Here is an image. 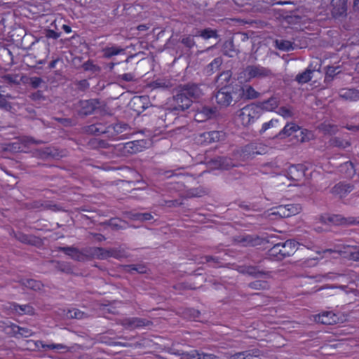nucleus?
I'll return each mask as SVG.
<instances>
[{
  "label": "nucleus",
  "instance_id": "obj_1",
  "mask_svg": "<svg viewBox=\"0 0 359 359\" xmlns=\"http://www.w3.org/2000/svg\"><path fill=\"white\" fill-rule=\"evenodd\" d=\"M204 95L201 85L188 83L180 85L177 88L176 95L172 96L170 106L164 110L161 118L170 123L174 116L189 109L193 102L201 99Z\"/></svg>",
  "mask_w": 359,
  "mask_h": 359
},
{
  "label": "nucleus",
  "instance_id": "obj_2",
  "mask_svg": "<svg viewBox=\"0 0 359 359\" xmlns=\"http://www.w3.org/2000/svg\"><path fill=\"white\" fill-rule=\"evenodd\" d=\"M215 102L221 107L234 105L241 100L238 85H224L215 94Z\"/></svg>",
  "mask_w": 359,
  "mask_h": 359
},
{
  "label": "nucleus",
  "instance_id": "obj_3",
  "mask_svg": "<svg viewBox=\"0 0 359 359\" xmlns=\"http://www.w3.org/2000/svg\"><path fill=\"white\" fill-rule=\"evenodd\" d=\"M260 116V111L255 104L246 105L237 112V120L245 126L252 124Z\"/></svg>",
  "mask_w": 359,
  "mask_h": 359
},
{
  "label": "nucleus",
  "instance_id": "obj_4",
  "mask_svg": "<svg viewBox=\"0 0 359 359\" xmlns=\"http://www.w3.org/2000/svg\"><path fill=\"white\" fill-rule=\"evenodd\" d=\"M245 76L249 80L257 79H271L274 76V74L269 68L261 66L260 65H248L244 70Z\"/></svg>",
  "mask_w": 359,
  "mask_h": 359
},
{
  "label": "nucleus",
  "instance_id": "obj_5",
  "mask_svg": "<svg viewBox=\"0 0 359 359\" xmlns=\"http://www.w3.org/2000/svg\"><path fill=\"white\" fill-rule=\"evenodd\" d=\"M99 104L100 101L97 99L81 100L75 104V107L79 116H86L92 114Z\"/></svg>",
  "mask_w": 359,
  "mask_h": 359
},
{
  "label": "nucleus",
  "instance_id": "obj_6",
  "mask_svg": "<svg viewBox=\"0 0 359 359\" xmlns=\"http://www.w3.org/2000/svg\"><path fill=\"white\" fill-rule=\"evenodd\" d=\"M138 151L139 147L135 142H128L112 146L113 153L118 156H127L129 154H135Z\"/></svg>",
  "mask_w": 359,
  "mask_h": 359
},
{
  "label": "nucleus",
  "instance_id": "obj_7",
  "mask_svg": "<svg viewBox=\"0 0 359 359\" xmlns=\"http://www.w3.org/2000/svg\"><path fill=\"white\" fill-rule=\"evenodd\" d=\"M120 325L128 330H135L143 327H147L152 325V322L145 318H125L120 320Z\"/></svg>",
  "mask_w": 359,
  "mask_h": 359
},
{
  "label": "nucleus",
  "instance_id": "obj_8",
  "mask_svg": "<svg viewBox=\"0 0 359 359\" xmlns=\"http://www.w3.org/2000/svg\"><path fill=\"white\" fill-rule=\"evenodd\" d=\"M320 220L324 224H332L334 225H340L343 224H353L356 222L353 217L345 218L340 215H325L320 217Z\"/></svg>",
  "mask_w": 359,
  "mask_h": 359
},
{
  "label": "nucleus",
  "instance_id": "obj_9",
  "mask_svg": "<svg viewBox=\"0 0 359 359\" xmlns=\"http://www.w3.org/2000/svg\"><path fill=\"white\" fill-rule=\"evenodd\" d=\"M305 175V168L302 164L292 165L288 168L287 176L293 181L299 182Z\"/></svg>",
  "mask_w": 359,
  "mask_h": 359
},
{
  "label": "nucleus",
  "instance_id": "obj_10",
  "mask_svg": "<svg viewBox=\"0 0 359 359\" xmlns=\"http://www.w3.org/2000/svg\"><path fill=\"white\" fill-rule=\"evenodd\" d=\"M331 13L337 18L346 14V0H332L331 1Z\"/></svg>",
  "mask_w": 359,
  "mask_h": 359
},
{
  "label": "nucleus",
  "instance_id": "obj_11",
  "mask_svg": "<svg viewBox=\"0 0 359 359\" xmlns=\"http://www.w3.org/2000/svg\"><path fill=\"white\" fill-rule=\"evenodd\" d=\"M57 251L64 252L74 260L78 262H84L86 259V255L73 246L58 247Z\"/></svg>",
  "mask_w": 359,
  "mask_h": 359
},
{
  "label": "nucleus",
  "instance_id": "obj_12",
  "mask_svg": "<svg viewBox=\"0 0 359 359\" xmlns=\"http://www.w3.org/2000/svg\"><path fill=\"white\" fill-rule=\"evenodd\" d=\"M283 259L293 255L297 250L298 243L294 240H287L284 243H279Z\"/></svg>",
  "mask_w": 359,
  "mask_h": 359
},
{
  "label": "nucleus",
  "instance_id": "obj_13",
  "mask_svg": "<svg viewBox=\"0 0 359 359\" xmlns=\"http://www.w3.org/2000/svg\"><path fill=\"white\" fill-rule=\"evenodd\" d=\"M215 168L229 170L235 166L233 161L226 156H217L210 162Z\"/></svg>",
  "mask_w": 359,
  "mask_h": 359
},
{
  "label": "nucleus",
  "instance_id": "obj_14",
  "mask_svg": "<svg viewBox=\"0 0 359 359\" xmlns=\"http://www.w3.org/2000/svg\"><path fill=\"white\" fill-rule=\"evenodd\" d=\"M34 155L42 160L55 158L59 156L57 150L52 147H45L36 149L34 151Z\"/></svg>",
  "mask_w": 359,
  "mask_h": 359
},
{
  "label": "nucleus",
  "instance_id": "obj_15",
  "mask_svg": "<svg viewBox=\"0 0 359 359\" xmlns=\"http://www.w3.org/2000/svg\"><path fill=\"white\" fill-rule=\"evenodd\" d=\"M353 190V185L340 182L332 188L331 193L334 195L339 196L340 198H343Z\"/></svg>",
  "mask_w": 359,
  "mask_h": 359
},
{
  "label": "nucleus",
  "instance_id": "obj_16",
  "mask_svg": "<svg viewBox=\"0 0 359 359\" xmlns=\"http://www.w3.org/2000/svg\"><path fill=\"white\" fill-rule=\"evenodd\" d=\"M236 241L243 246H257L262 244V239L252 235L239 236Z\"/></svg>",
  "mask_w": 359,
  "mask_h": 359
},
{
  "label": "nucleus",
  "instance_id": "obj_17",
  "mask_svg": "<svg viewBox=\"0 0 359 359\" xmlns=\"http://www.w3.org/2000/svg\"><path fill=\"white\" fill-rule=\"evenodd\" d=\"M239 93H241V100L244 98L245 100H253L259 97L260 93L256 91L251 86H245L241 87L238 85Z\"/></svg>",
  "mask_w": 359,
  "mask_h": 359
},
{
  "label": "nucleus",
  "instance_id": "obj_18",
  "mask_svg": "<svg viewBox=\"0 0 359 359\" xmlns=\"http://www.w3.org/2000/svg\"><path fill=\"white\" fill-rule=\"evenodd\" d=\"M316 320L324 325H333L337 323V316L332 311H326L316 317Z\"/></svg>",
  "mask_w": 359,
  "mask_h": 359
},
{
  "label": "nucleus",
  "instance_id": "obj_19",
  "mask_svg": "<svg viewBox=\"0 0 359 359\" xmlns=\"http://www.w3.org/2000/svg\"><path fill=\"white\" fill-rule=\"evenodd\" d=\"M279 104V99L277 97L272 96L266 100L258 102L256 106L258 110L263 109L265 111H273L276 109Z\"/></svg>",
  "mask_w": 359,
  "mask_h": 359
},
{
  "label": "nucleus",
  "instance_id": "obj_20",
  "mask_svg": "<svg viewBox=\"0 0 359 359\" xmlns=\"http://www.w3.org/2000/svg\"><path fill=\"white\" fill-rule=\"evenodd\" d=\"M102 52L103 53L104 58L109 59L113 56L124 53L125 49L121 46L109 44V46L102 48Z\"/></svg>",
  "mask_w": 359,
  "mask_h": 359
},
{
  "label": "nucleus",
  "instance_id": "obj_21",
  "mask_svg": "<svg viewBox=\"0 0 359 359\" xmlns=\"http://www.w3.org/2000/svg\"><path fill=\"white\" fill-rule=\"evenodd\" d=\"M339 95L341 98L351 102L359 100V90L355 88L341 89Z\"/></svg>",
  "mask_w": 359,
  "mask_h": 359
},
{
  "label": "nucleus",
  "instance_id": "obj_22",
  "mask_svg": "<svg viewBox=\"0 0 359 359\" xmlns=\"http://www.w3.org/2000/svg\"><path fill=\"white\" fill-rule=\"evenodd\" d=\"M300 128L295 123H287L285 127L275 135L274 138L284 139L292 135L293 133L298 131Z\"/></svg>",
  "mask_w": 359,
  "mask_h": 359
},
{
  "label": "nucleus",
  "instance_id": "obj_23",
  "mask_svg": "<svg viewBox=\"0 0 359 359\" xmlns=\"http://www.w3.org/2000/svg\"><path fill=\"white\" fill-rule=\"evenodd\" d=\"M247 275H249L253 278H259L264 276L265 278H271V272L269 271L260 269L259 266H248Z\"/></svg>",
  "mask_w": 359,
  "mask_h": 359
},
{
  "label": "nucleus",
  "instance_id": "obj_24",
  "mask_svg": "<svg viewBox=\"0 0 359 359\" xmlns=\"http://www.w3.org/2000/svg\"><path fill=\"white\" fill-rule=\"evenodd\" d=\"M222 50L224 55H226L229 57H233L239 53V50L236 48L232 39L224 41L222 45Z\"/></svg>",
  "mask_w": 359,
  "mask_h": 359
},
{
  "label": "nucleus",
  "instance_id": "obj_25",
  "mask_svg": "<svg viewBox=\"0 0 359 359\" xmlns=\"http://www.w3.org/2000/svg\"><path fill=\"white\" fill-rule=\"evenodd\" d=\"M50 262L54 264L56 270L66 274L73 273V268L70 263L57 260H52Z\"/></svg>",
  "mask_w": 359,
  "mask_h": 359
},
{
  "label": "nucleus",
  "instance_id": "obj_26",
  "mask_svg": "<svg viewBox=\"0 0 359 359\" xmlns=\"http://www.w3.org/2000/svg\"><path fill=\"white\" fill-rule=\"evenodd\" d=\"M223 62V60L220 57H217L215 58L210 64H208L205 69V73L210 76L212 74H214L215 72L218 71L220 66L222 65Z\"/></svg>",
  "mask_w": 359,
  "mask_h": 359
},
{
  "label": "nucleus",
  "instance_id": "obj_27",
  "mask_svg": "<svg viewBox=\"0 0 359 359\" xmlns=\"http://www.w3.org/2000/svg\"><path fill=\"white\" fill-rule=\"evenodd\" d=\"M276 48L282 51H290L294 49L295 44L288 40L276 39L275 41Z\"/></svg>",
  "mask_w": 359,
  "mask_h": 359
},
{
  "label": "nucleus",
  "instance_id": "obj_28",
  "mask_svg": "<svg viewBox=\"0 0 359 359\" xmlns=\"http://www.w3.org/2000/svg\"><path fill=\"white\" fill-rule=\"evenodd\" d=\"M105 123H96L95 124L90 125L86 128V132L95 135H100L104 134Z\"/></svg>",
  "mask_w": 359,
  "mask_h": 359
},
{
  "label": "nucleus",
  "instance_id": "obj_29",
  "mask_svg": "<svg viewBox=\"0 0 359 359\" xmlns=\"http://www.w3.org/2000/svg\"><path fill=\"white\" fill-rule=\"evenodd\" d=\"M12 309L15 311L16 313H18L19 315H32L34 313V309L32 308V306L29 304L19 305L18 304L14 303L12 304Z\"/></svg>",
  "mask_w": 359,
  "mask_h": 359
},
{
  "label": "nucleus",
  "instance_id": "obj_30",
  "mask_svg": "<svg viewBox=\"0 0 359 359\" xmlns=\"http://www.w3.org/2000/svg\"><path fill=\"white\" fill-rule=\"evenodd\" d=\"M313 72V69H311L309 67H308L304 72L298 74L296 76L295 81H297L299 83H306L311 80V74Z\"/></svg>",
  "mask_w": 359,
  "mask_h": 359
},
{
  "label": "nucleus",
  "instance_id": "obj_31",
  "mask_svg": "<svg viewBox=\"0 0 359 359\" xmlns=\"http://www.w3.org/2000/svg\"><path fill=\"white\" fill-rule=\"evenodd\" d=\"M124 268L126 271L130 273H134L135 271L138 273H146L147 271V267L142 264L126 265Z\"/></svg>",
  "mask_w": 359,
  "mask_h": 359
},
{
  "label": "nucleus",
  "instance_id": "obj_32",
  "mask_svg": "<svg viewBox=\"0 0 359 359\" xmlns=\"http://www.w3.org/2000/svg\"><path fill=\"white\" fill-rule=\"evenodd\" d=\"M248 286L250 289L257 290H269L270 287L269 283L266 280H257L252 281L248 283Z\"/></svg>",
  "mask_w": 359,
  "mask_h": 359
},
{
  "label": "nucleus",
  "instance_id": "obj_33",
  "mask_svg": "<svg viewBox=\"0 0 359 359\" xmlns=\"http://www.w3.org/2000/svg\"><path fill=\"white\" fill-rule=\"evenodd\" d=\"M329 144L331 147L341 149H345L351 145L348 141L344 140L339 137H332L329 141Z\"/></svg>",
  "mask_w": 359,
  "mask_h": 359
},
{
  "label": "nucleus",
  "instance_id": "obj_34",
  "mask_svg": "<svg viewBox=\"0 0 359 359\" xmlns=\"http://www.w3.org/2000/svg\"><path fill=\"white\" fill-rule=\"evenodd\" d=\"M268 255L271 258L280 261L283 259L282 256L281 249L280 248V243L275 244L271 249L268 250Z\"/></svg>",
  "mask_w": 359,
  "mask_h": 359
},
{
  "label": "nucleus",
  "instance_id": "obj_35",
  "mask_svg": "<svg viewBox=\"0 0 359 359\" xmlns=\"http://www.w3.org/2000/svg\"><path fill=\"white\" fill-rule=\"evenodd\" d=\"M198 35L205 40L211 38L217 39L219 36L217 31L216 29H212L211 28H206L203 30L198 31Z\"/></svg>",
  "mask_w": 359,
  "mask_h": 359
},
{
  "label": "nucleus",
  "instance_id": "obj_36",
  "mask_svg": "<svg viewBox=\"0 0 359 359\" xmlns=\"http://www.w3.org/2000/svg\"><path fill=\"white\" fill-rule=\"evenodd\" d=\"M204 137L209 142H217L221 140L222 135L220 132L212 130L203 134Z\"/></svg>",
  "mask_w": 359,
  "mask_h": 359
},
{
  "label": "nucleus",
  "instance_id": "obj_37",
  "mask_svg": "<svg viewBox=\"0 0 359 359\" xmlns=\"http://www.w3.org/2000/svg\"><path fill=\"white\" fill-rule=\"evenodd\" d=\"M109 258L114 257L115 259H122L126 257V252L121 248H109L108 249Z\"/></svg>",
  "mask_w": 359,
  "mask_h": 359
},
{
  "label": "nucleus",
  "instance_id": "obj_38",
  "mask_svg": "<svg viewBox=\"0 0 359 359\" xmlns=\"http://www.w3.org/2000/svg\"><path fill=\"white\" fill-rule=\"evenodd\" d=\"M23 285L30 288L33 290H39L42 287L43 285L40 281L33 280V279H27L23 281Z\"/></svg>",
  "mask_w": 359,
  "mask_h": 359
},
{
  "label": "nucleus",
  "instance_id": "obj_39",
  "mask_svg": "<svg viewBox=\"0 0 359 359\" xmlns=\"http://www.w3.org/2000/svg\"><path fill=\"white\" fill-rule=\"evenodd\" d=\"M151 86L153 88H170L172 83L168 80L157 79L151 83Z\"/></svg>",
  "mask_w": 359,
  "mask_h": 359
},
{
  "label": "nucleus",
  "instance_id": "obj_40",
  "mask_svg": "<svg viewBox=\"0 0 359 359\" xmlns=\"http://www.w3.org/2000/svg\"><path fill=\"white\" fill-rule=\"evenodd\" d=\"M13 331L23 337H29L33 334V332L29 328L22 327L16 325H13Z\"/></svg>",
  "mask_w": 359,
  "mask_h": 359
},
{
  "label": "nucleus",
  "instance_id": "obj_41",
  "mask_svg": "<svg viewBox=\"0 0 359 359\" xmlns=\"http://www.w3.org/2000/svg\"><path fill=\"white\" fill-rule=\"evenodd\" d=\"M231 76L232 73L231 71H224L217 76V81L220 82L221 84L227 85V83L230 81Z\"/></svg>",
  "mask_w": 359,
  "mask_h": 359
},
{
  "label": "nucleus",
  "instance_id": "obj_42",
  "mask_svg": "<svg viewBox=\"0 0 359 359\" xmlns=\"http://www.w3.org/2000/svg\"><path fill=\"white\" fill-rule=\"evenodd\" d=\"M289 217L295 215L299 213L302 210V207L299 204H287L285 205Z\"/></svg>",
  "mask_w": 359,
  "mask_h": 359
},
{
  "label": "nucleus",
  "instance_id": "obj_43",
  "mask_svg": "<svg viewBox=\"0 0 359 359\" xmlns=\"http://www.w3.org/2000/svg\"><path fill=\"white\" fill-rule=\"evenodd\" d=\"M180 42L189 49L193 48L196 45L194 36L191 35L183 36L180 39Z\"/></svg>",
  "mask_w": 359,
  "mask_h": 359
},
{
  "label": "nucleus",
  "instance_id": "obj_44",
  "mask_svg": "<svg viewBox=\"0 0 359 359\" xmlns=\"http://www.w3.org/2000/svg\"><path fill=\"white\" fill-rule=\"evenodd\" d=\"M67 316L69 318H71L82 319L86 318L87 315L84 312L77 309H72L71 310H69Z\"/></svg>",
  "mask_w": 359,
  "mask_h": 359
},
{
  "label": "nucleus",
  "instance_id": "obj_45",
  "mask_svg": "<svg viewBox=\"0 0 359 359\" xmlns=\"http://www.w3.org/2000/svg\"><path fill=\"white\" fill-rule=\"evenodd\" d=\"M132 219L134 220L145 222L153 219V216L149 212L135 213L132 215Z\"/></svg>",
  "mask_w": 359,
  "mask_h": 359
},
{
  "label": "nucleus",
  "instance_id": "obj_46",
  "mask_svg": "<svg viewBox=\"0 0 359 359\" xmlns=\"http://www.w3.org/2000/svg\"><path fill=\"white\" fill-rule=\"evenodd\" d=\"M123 221L121 220L118 218H111L105 222L106 224L111 226L114 230H118L122 229L121 223Z\"/></svg>",
  "mask_w": 359,
  "mask_h": 359
},
{
  "label": "nucleus",
  "instance_id": "obj_47",
  "mask_svg": "<svg viewBox=\"0 0 359 359\" xmlns=\"http://www.w3.org/2000/svg\"><path fill=\"white\" fill-rule=\"evenodd\" d=\"M273 215H278L280 217L285 218L289 217L287 210L285 205H279L275 208V210L271 213Z\"/></svg>",
  "mask_w": 359,
  "mask_h": 359
},
{
  "label": "nucleus",
  "instance_id": "obj_48",
  "mask_svg": "<svg viewBox=\"0 0 359 359\" xmlns=\"http://www.w3.org/2000/svg\"><path fill=\"white\" fill-rule=\"evenodd\" d=\"M82 67L85 71H91L93 72H97L100 71V67L95 64L90 60H88L84 62L82 65Z\"/></svg>",
  "mask_w": 359,
  "mask_h": 359
},
{
  "label": "nucleus",
  "instance_id": "obj_49",
  "mask_svg": "<svg viewBox=\"0 0 359 359\" xmlns=\"http://www.w3.org/2000/svg\"><path fill=\"white\" fill-rule=\"evenodd\" d=\"M278 114L284 118H290L293 116L292 107H281L278 109Z\"/></svg>",
  "mask_w": 359,
  "mask_h": 359
},
{
  "label": "nucleus",
  "instance_id": "obj_50",
  "mask_svg": "<svg viewBox=\"0 0 359 359\" xmlns=\"http://www.w3.org/2000/svg\"><path fill=\"white\" fill-rule=\"evenodd\" d=\"M41 344V346L43 348H47L48 349H57V350H66L67 349V346H65V345H63L62 344H48V345H44L42 344V341H38L36 344V346H38V344Z\"/></svg>",
  "mask_w": 359,
  "mask_h": 359
},
{
  "label": "nucleus",
  "instance_id": "obj_51",
  "mask_svg": "<svg viewBox=\"0 0 359 359\" xmlns=\"http://www.w3.org/2000/svg\"><path fill=\"white\" fill-rule=\"evenodd\" d=\"M182 355L183 359H201L200 352L197 350H192L190 352H184Z\"/></svg>",
  "mask_w": 359,
  "mask_h": 359
},
{
  "label": "nucleus",
  "instance_id": "obj_52",
  "mask_svg": "<svg viewBox=\"0 0 359 359\" xmlns=\"http://www.w3.org/2000/svg\"><path fill=\"white\" fill-rule=\"evenodd\" d=\"M321 130L325 134H334L337 131V126L331 124H323L321 126Z\"/></svg>",
  "mask_w": 359,
  "mask_h": 359
},
{
  "label": "nucleus",
  "instance_id": "obj_53",
  "mask_svg": "<svg viewBox=\"0 0 359 359\" xmlns=\"http://www.w3.org/2000/svg\"><path fill=\"white\" fill-rule=\"evenodd\" d=\"M215 112V111L212 108L204 107L202 108L201 111L197 114V116L203 115L205 118H209L214 114Z\"/></svg>",
  "mask_w": 359,
  "mask_h": 359
},
{
  "label": "nucleus",
  "instance_id": "obj_54",
  "mask_svg": "<svg viewBox=\"0 0 359 359\" xmlns=\"http://www.w3.org/2000/svg\"><path fill=\"white\" fill-rule=\"evenodd\" d=\"M93 144L97 148L107 149L109 148L111 146L104 140L95 139L93 142Z\"/></svg>",
  "mask_w": 359,
  "mask_h": 359
},
{
  "label": "nucleus",
  "instance_id": "obj_55",
  "mask_svg": "<svg viewBox=\"0 0 359 359\" xmlns=\"http://www.w3.org/2000/svg\"><path fill=\"white\" fill-rule=\"evenodd\" d=\"M105 128L106 130H104V135H106L108 137L113 138L116 136L114 124H105Z\"/></svg>",
  "mask_w": 359,
  "mask_h": 359
},
{
  "label": "nucleus",
  "instance_id": "obj_56",
  "mask_svg": "<svg viewBox=\"0 0 359 359\" xmlns=\"http://www.w3.org/2000/svg\"><path fill=\"white\" fill-rule=\"evenodd\" d=\"M278 121L277 119H271L270 121L264 123L262 125L261 130H259V133L262 134L268 129L273 128L275 126L276 123H278Z\"/></svg>",
  "mask_w": 359,
  "mask_h": 359
},
{
  "label": "nucleus",
  "instance_id": "obj_57",
  "mask_svg": "<svg viewBox=\"0 0 359 359\" xmlns=\"http://www.w3.org/2000/svg\"><path fill=\"white\" fill-rule=\"evenodd\" d=\"M114 127H115V133H116V135L120 133H122L124 131H126L129 128L128 124L121 123H115Z\"/></svg>",
  "mask_w": 359,
  "mask_h": 359
},
{
  "label": "nucleus",
  "instance_id": "obj_58",
  "mask_svg": "<svg viewBox=\"0 0 359 359\" xmlns=\"http://www.w3.org/2000/svg\"><path fill=\"white\" fill-rule=\"evenodd\" d=\"M42 83H44V81L40 77L34 76L30 78V86L33 88H37L40 87Z\"/></svg>",
  "mask_w": 359,
  "mask_h": 359
},
{
  "label": "nucleus",
  "instance_id": "obj_59",
  "mask_svg": "<svg viewBox=\"0 0 359 359\" xmlns=\"http://www.w3.org/2000/svg\"><path fill=\"white\" fill-rule=\"evenodd\" d=\"M252 355L248 351L239 352L233 355L231 359H250Z\"/></svg>",
  "mask_w": 359,
  "mask_h": 359
},
{
  "label": "nucleus",
  "instance_id": "obj_60",
  "mask_svg": "<svg viewBox=\"0 0 359 359\" xmlns=\"http://www.w3.org/2000/svg\"><path fill=\"white\" fill-rule=\"evenodd\" d=\"M60 35V32H57L50 29L45 30V36L48 39H57Z\"/></svg>",
  "mask_w": 359,
  "mask_h": 359
},
{
  "label": "nucleus",
  "instance_id": "obj_61",
  "mask_svg": "<svg viewBox=\"0 0 359 359\" xmlns=\"http://www.w3.org/2000/svg\"><path fill=\"white\" fill-rule=\"evenodd\" d=\"M347 247L353 249V250L349 252L351 258L355 261H359V247L351 245H348Z\"/></svg>",
  "mask_w": 359,
  "mask_h": 359
},
{
  "label": "nucleus",
  "instance_id": "obj_62",
  "mask_svg": "<svg viewBox=\"0 0 359 359\" xmlns=\"http://www.w3.org/2000/svg\"><path fill=\"white\" fill-rule=\"evenodd\" d=\"M17 239L23 243L32 244L33 238L23 233H19Z\"/></svg>",
  "mask_w": 359,
  "mask_h": 359
},
{
  "label": "nucleus",
  "instance_id": "obj_63",
  "mask_svg": "<svg viewBox=\"0 0 359 359\" xmlns=\"http://www.w3.org/2000/svg\"><path fill=\"white\" fill-rule=\"evenodd\" d=\"M76 86L79 90L85 91L89 88V83L87 80L83 79L76 83Z\"/></svg>",
  "mask_w": 359,
  "mask_h": 359
},
{
  "label": "nucleus",
  "instance_id": "obj_64",
  "mask_svg": "<svg viewBox=\"0 0 359 359\" xmlns=\"http://www.w3.org/2000/svg\"><path fill=\"white\" fill-rule=\"evenodd\" d=\"M41 206L46 210H52L54 211L60 210L57 205L52 203L51 202L49 201H46L43 203H41Z\"/></svg>",
  "mask_w": 359,
  "mask_h": 359
}]
</instances>
